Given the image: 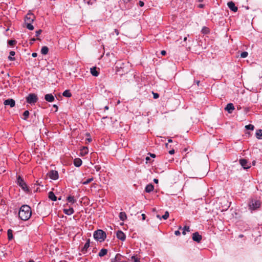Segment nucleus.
<instances>
[{
    "mask_svg": "<svg viewBox=\"0 0 262 262\" xmlns=\"http://www.w3.org/2000/svg\"><path fill=\"white\" fill-rule=\"evenodd\" d=\"M53 106L54 108H55V112H57V110H58V106H57V105H56V104H54Z\"/></svg>",
    "mask_w": 262,
    "mask_h": 262,
    "instance_id": "a18cd8bd",
    "label": "nucleus"
},
{
    "mask_svg": "<svg viewBox=\"0 0 262 262\" xmlns=\"http://www.w3.org/2000/svg\"><path fill=\"white\" fill-rule=\"evenodd\" d=\"M16 183L24 191L26 192L29 191L28 187L26 182L24 181V179L21 177V176H18L17 177Z\"/></svg>",
    "mask_w": 262,
    "mask_h": 262,
    "instance_id": "20e7f679",
    "label": "nucleus"
},
{
    "mask_svg": "<svg viewBox=\"0 0 262 262\" xmlns=\"http://www.w3.org/2000/svg\"><path fill=\"white\" fill-rule=\"evenodd\" d=\"M154 187L151 184L147 185L145 187V191L149 193L154 190Z\"/></svg>",
    "mask_w": 262,
    "mask_h": 262,
    "instance_id": "6ab92c4d",
    "label": "nucleus"
},
{
    "mask_svg": "<svg viewBox=\"0 0 262 262\" xmlns=\"http://www.w3.org/2000/svg\"><path fill=\"white\" fill-rule=\"evenodd\" d=\"M15 55V52L14 51H10V55L8 57L9 60L11 61H14L15 60V58L13 57L12 56Z\"/></svg>",
    "mask_w": 262,
    "mask_h": 262,
    "instance_id": "bb28decb",
    "label": "nucleus"
},
{
    "mask_svg": "<svg viewBox=\"0 0 262 262\" xmlns=\"http://www.w3.org/2000/svg\"><path fill=\"white\" fill-rule=\"evenodd\" d=\"M114 31L117 35L119 34V32L117 29H115Z\"/></svg>",
    "mask_w": 262,
    "mask_h": 262,
    "instance_id": "09e8293b",
    "label": "nucleus"
},
{
    "mask_svg": "<svg viewBox=\"0 0 262 262\" xmlns=\"http://www.w3.org/2000/svg\"><path fill=\"white\" fill-rule=\"evenodd\" d=\"M50 178L53 180H57L58 178V173L56 170H51L48 173Z\"/></svg>",
    "mask_w": 262,
    "mask_h": 262,
    "instance_id": "0eeeda50",
    "label": "nucleus"
},
{
    "mask_svg": "<svg viewBox=\"0 0 262 262\" xmlns=\"http://www.w3.org/2000/svg\"><path fill=\"white\" fill-rule=\"evenodd\" d=\"M227 6L231 11L233 12H236L237 11V7L235 6L234 2L232 1L228 2Z\"/></svg>",
    "mask_w": 262,
    "mask_h": 262,
    "instance_id": "f8f14e48",
    "label": "nucleus"
},
{
    "mask_svg": "<svg viewBox=\"0 0 262 262\" xmlns=\"http://www.w3.org/2000/svg\"><path fill=\"white\" fill-rule=\"evenodd\" d=\"M91 73L93 76H98L99 75V72L97 70V68L96 67H93L91 68Z\"/></svg>",
    "mask_w": 262,
    "mask_h": 262,
    "instance_id": "a211bd4d",
    "label": "nucleus"
},
{
    "mask_svg": "<svg viewBox=\"0 0 262 262\" xmlns=\"http://www.w3.org/2000/svg\"><path fill=\"white\" fill-rule=\"evenodd\" d=\"M169 153L170 155L173 154L174 153V149H172V150H169Z\"/></svg>",
    "mask_w": 262,
    "mask_h": 262,
    "instance_id": "c03bdc74",
    "label": "nucleus"
},
{
    "mask_svg": "<svg viewBox=\"0 0 262 262\" xmlns=\"http://www.w3.org/2000/svg\"><path fill=\"white\" fill-rule=\"evenodd\" d=\"M125 3H127L129 1V0H123Z\"/></svg>",
    "mask_w": 262,
    "mask_h": 262,
    "instance_id": "e2e57ef3",
    "label": "nucleus"
},
{
    "mask_svg": "<svg viewBox=\"0 0 262 262\" xmlns=\"http://www.w3.org/2000/svg\"><path fill=\"white\" fill-rule=\"evenodd\" d=\"M245 127L247 129L253 130L254 126V125H253L252 124H249V125H246Z\"/></svg>",
    "mask_w": 262,
    "mask_h": 262,
    "instance_id": "72a5a7b5",
    "label": "nucleus"
},
{
    "mask_svg": "<svg viewBox=\"0 0 262 262\" xmlns=\"http://www.w3.org/2000/svg\"><path fill=\"white\" fill-rule=\"evenodd\" d=\"M48 196L50 199L53 201H55L57 200V197L52 191H50L48 194Z\"/></svg>",
    "mask_w": 262,
    "mask_h": 262,
    "instance_id": "aec40b11",
    "label": "nucleus"
},
{
    "mask_svg": "<svg viewBox=\"0 0 262 262\" xmlns=\"http://www.w3.org/2000/svg\"><path fill=\"white\" fill-rule=\"evenodd\" d=\"M192 238L194 241L196 242L197 243H200L202 239V236L198 232H195L193 233Z\"/></svg>",
    "mask_w": 262,
    "mask_h": 262,
    "instance_id": "1a4fd4ad",
    "label": "nucleus"
},
{
    "mask_svg": "<svg viewBox=\"0 0 262 262\" xmlns=\"http://www.w3.org/2000/svg\"><path fill=\"white\" fill-rule=\"evenodd\" d=\"M260 206V202L257 200H252L249 204V206L250 209L255 210L259 208Z\"/></svg>",
    "mask_w": 262,
    "mask_h": 262,
    "instance_id": "39448f33",
    "label": "nucleus"
},
{
    "mask_svg": "<svg viewBox=\"0 0 262 262\" xmlns=\"http://www.w3.org/2000/svg\"><path fill=\"white\" fill-rule=\"evenodd\" d=\"M152 94H153L154 99H157L159 98V95L158 93H155L152 92Z\"/></svg>",
    "mask_w": 262,
    "mask_h": 262,
    "instance_id": "58836bf2",
    "label": "nucleus"
},
{
    "mask_svg": "<svg viewBox=\"0 0 262 262\" xmlns=\"http://www.w3.org/2000/svg\"><path fill=\"white\" fill-rule=\"evenodd\" d=\"M168 141L169 143H170V142H172V141L171 139H168Z\"/></svg>",
    "mask_w": 262,
    "mask_h": 262,
    "instance_id": "680f3d73",
    "label": "nucleus"
},
{
    "mask_svg": "<svg viewBox=\"0 0 262 262\" xmlns=\"http://www.w3.org/2000/svg\"><path fill=\"white\" fill-rule=\"evenodd\" d=\"M119 218L122 221H125L127 218L126 213L124 212H121L119 213Z\"/></svg>",
    "mask_w": 262,
    "mask_h": 262,
    "instance_id": "412c9836",
    "label": "nucleus"
},
{
    "mask_svg": "<svg viewBox=\"0 0 262 262\" xmlns=\"http://www.w3.org/2000/svg\"><path fill=\"white\" fill-rule=\"evenodd\" d=\"M139 6L140 7H143L144 6V2H142V1H140L139 3Z\"/></svg>",
    "mask_w": 262,
    "mask_h": 262,
    "instance_id": "79ce46f5",
    "label": "nucleus"
},
{
    "mask_svg": "<svg viewBox=\"0 0 262 262\" xmlns=\"http://www.w3.org/2000/svg\"><path fill=\"white\" fill-rule=\"evenodd\" d=\"M63 212L68 215L72 214L74 212V209L73 208H70L69 209H63Z\"/></svg>",
    "mask_w": 262,
    "mask_h": 262,
    "instance_id": "2eb2a0df",
    "label": "nucleus"
},
{
    "mask_svg": "<svg viewBox=\"0 0 262 262\" xmlns=\"http://www.w3.org/2000/svg\"><path fill=\"white\" fill-rule=\"evenodd\" d=\"M203 6H203V5H202V4H200V5H199V7L200 8H203Z\"/></svg>",
    "mask_w": 262,
    "mask_h": 262,
    "instance_id": "13d9d810",
    "label": "nucleus"
},
{
    "mask_svg": "<svg viewBox=\"0 0 262 262\" xmlns=\"http://www.w3.org/2000/svg\"><path fill=\"white\" fill-rule=\"evenodd\" d=\"M49 52V48L47 46H43L41 49V53L43 55H46Z\"/></svg>",
    "mask_w": 262,
    "mask_h": 262,
    "instance_id": "4be33fe9",
    "label": "nucleus"
},
{
    "mask_svg": "<svg viewBox=\"0 0 262 262\" xmlns=\"http://www.w3.org/2000/svg\"><path fill=\"white\" fill-rule=\"evenodd\" d=\"M41 32H42L41 30H38L36 31V36H39L40 34V33H41Z\"/></svg>",
    "mask_w": 262,
    "mask_h": 262,
    "instance_id": "ea45409f",
    "label": "nucleus"
},
{
    "mask_svg": "<svg viewBox=\"0 0 262 262\" xmlns=\"http://www.w3.org/2000/svg\"><path fill=\"white\" fill-rule=\"evenodd\" d=\"M13 237L12 230L11 229H9L8 230V238L9 241H11Z\"/></svg>",
    "mask_w": 262,
    "mask_h": 262,
    "instance_id": "a878e982",
    "label": "nucleus"
},
{
    "mask_svg": "<svg viewBox=\"0 0 262 262\" xmlns=\"http://www.w3.org/2000/svg\"><path fill=\"white\" fill-rule=\"evenodd\" d=\"M141 216H142V220H145V217H146L145 214H142L141 215Z\"/></svg>",
    "mask_w": 262,
    "mask_h": 262,
    "instance_id": "de8ad7c7",
    "label": "nucleus"
},
{
    "mask_svg": "<svg viewBox=\"0 0 262 262\" xmlns=\"http://www.w3.org/2000/svg\"><path fill=\"white\" fill-rule=\"evenodd\" d=\"M169 217V212L168 211H166L165 214L162 216V218L164 220H166Z\"/></svg>",
    "mask_w": 262,
    "mask_h": 262,
    "instance_id": "f704fd0d",
    "label": "nucleus"
},
{
    "mask_svg": "<svg viewBox=\"0 0 262 262\" xmlns=\"http://www.w3.org/2000/svg\"><path fill=\"white\" fill-rule=\"evenodd\" d=\"M45 99L48 102H53L54 100V97L52 94H48L45 95Z\"/></svg>",
    "mask_w": 262,
    "mask_h": 262,
    "instance_id": "4468645a",
    "label": "nucleus"
},
{
    "mask_svg": "<svg viewBox=\"0 0 262 262\" xmlns=\"http://www.w3.org/2000/svg\"><path fill=\"white\" fill-rule=\"evenodd\" d=\"M255 163H256L255 161H253L252 162V164H253V165H255Z\"/></svg>",
    "mask_w": 262,
    "mask_h": 262,
    "instance_id": "052dcab7",
    "label": "nucleus"
},
{
    "mask_svg": "<svg viewBox=\"0 0 262 262\" xmlns=\"http://www.w3.org/2000/svg\"><path fill=\"white\" fill-rule=\"evenodd\" d=\"M154 182L155 183H158V180L157 179H154Z\"/></svg>",
    "mask_w": 262,
    "mask_h": 262,
    "instance_id": "603ef678",
    "label": "nucleus"
},
{
    "mask_svg": "<svg viewBox=\"0 0 262 262\" xmlns=\"http://www.w3.org/2000/svg\"><path fill=\"white\" fill-rule=\"evenodd\" d=\"M132 259L134 260V262H140L139 259L135 256H132Z\"/></svg>",
    "mask_w": 262,
    "mask_h": 262,
    "instance_id": "4c0bfd02",
    "label": "nucleus"
},
{
    "mask_svg": "<svg viewBox=\"0 0 262 262\" xmlns=\"http://www.w3.org/2000/svg\"><path fill=\"white\" fill-rule=\"evenodd\" d=\"M168 144H167H167H166V147L167 148H168Z\"/></svg>",
    "mask_w": 262,
    "mask_h": 262,
    "instance_id": "774afa93",
    "label": "nucleus"
},
{
    "mask_svg": "<svg viewBox=\"0 0 262 262\" xmlns=\"http://www.w3.org/2000/svg\"><path fill=\"white\" fill-rule=\"evenodd\" d=\"M186 231H188V232L190 231V228H189V227L185 226H184L183 227L182 234L183 235H185L186 234Z\"/></svg>",
    "mask_w": 262,
    "mask_h": 262,
    "instance_id": "c756f323",
    "label": "nucleus"
},
{
    "mask_svg": "<svg viewBox=\"0 0 262 262\" xmlns=\"http://www.w3.org/2000/svg\"><path fill=\"white\" fill-rule=\"evenodd\" d=\"M29 115V112L28 111H25L23 113L24 117H23V119L25 120H27Z\"/></svg>",
    "mask_w": 262,
    "mask_h": 262,
    "instance_id": "c85d7f7f",
    "label": "nucleus"
},
{
    "mask_svg": "<svg viewBox=\"0 0 262 262\" xmlns=\"http://www.w3.org/2000/svg\"><path fill=\"white\" fill-rule=\"evenodd\" d=\"M117 260V256H116L115 258L111 259V262H116Z\"/></svg>",
    "mask_w": 262,
    "mask_h": 262,
    "instance_id": "37998d69",
    "label": "nucleus"
},
{
    "mask_svg": "<svg viewBox=\"0 0 262 262\" xmlns=\"http://www.w3.org/2000/svg\"><path fill=\"white\" fill-rule=\"evenodd\" d=\"M63 96L66 97H70L72 96V94L69 90H67L64 91L62 94Z\"/></svg>",
    "mask_w": 262,
    "mask_h": 262,
    "instance_id": "393cba45",
    "label": "nucleus"
},
{
    "mask_svg": "<svg viewBox=\"0 0 262 262\" xmlns=\"http://www.w3.org/2000/svg\"><path fill=\"white\" fill-rule=\"evenodd\" d=\"M35 19V15L31 13H28L25 18V23L26 27L30 30H33L34 27L32 25V23Z\"/></svg>",
    "mask_w": 262,
    "mask_h": 262,
    "instance_id": "f03ea898",
    "label": "nucleus"
},
{
    "mask_svg": "<svg viewBox=\"0 0 262 262\" xmlns=\"http://www.w3.org/2000/svg\"><path fill=\"white\" fill-rule=\"evenodd\" d=\"M156 216L157 218H158L160 220L162 219V216H161L159 214H157Z\"/></svg>",
    "mask_w": 262,
    "mask_h": 262,
    "instance_id": "5fc2aeb1",
    "label": "nucleus"
},
{
    "mask_svg": "<svg viewBox=\"0 0 262 262\" xmlns=\"http://www.w3.org/2000/svg\"><path fill=\"white\" fill-rule=\"evenodd\" d=\"M146 160L147 161L149 160V157H146Z\"/></svg>",
    "mask_w": 262,
    "mask_h": 262,
    "instance_id": "69168bd1",
    "label": "nucleus"
},
{
    "mask_svg": "<svg viewBox=\"0 0 262 262\" xmlns=\"http://www.w3.org/2000/svg\"><path fill=\"white\" fill-rule=\"evenodd\" d=\"M35 40H36V39H35V38H33L31 39L32 43L33 42L35 41Z\"/></svg>",
    "mask_w": 262,
    "mask_h": 262,
    "instance_id": "6e6d98bb",
    "label": "nucleus"
},
{
    "mask_svg": "<svg viewBox=\"0 0 262 262\" xmlns=\"http://www.w3.org/2000/svg\"><path fill=\"white\" fill-rule=\"evenodd\" d=\"M174 234H175L176 235L178 236V235H180L181 233H180V232L179 230H177V231H176L174 232Z\"/></svg>",
    "mask_w": 262,
    "mask_h": 262,
    "instance_id": "a19ab883",
    "label": "nucleus"
},
{
    "mask_svg": "<svg viewBox=\"0 0 262 262\" xmlns=\"http://www.w3.org/2000/svg\"><path fill=\"white\" fill-rule=\"evenodd\" d=\"M90 247V239H88L86 243L84 244V247L82 249L81 251L85 253L86 251L89 247Z\"/></svg>",
    "mask_w": 262,
    "mask_h": 262,
    "instance_id": "dca6fc26",
    "label": "nucleus"
},
{
    "mask_svg": "<svg viewBox=\"0 0 262 262\" xmlns=\"http://www.w3.org/2000/svg\"><path fill=\"white\" fill-rule=\"evenodd\" d=\"M104 108H105V110H108V106H105L104 107Z\"/></svg>",
    "mask_w": 262,
    "mask_h": 262,
    "instance_id": "bf43d9fd",
    "label": "nucleus"
},
{
    "mask_svg": "<svg viewBox=\"0 0 262 262\" xmlns=\"http://www.w3.org/2000/svg\"><path fill=\"white\" fill-rule=\"evenodd\" d=\"M186 40H187V37H184V41H185Z\"/></svg>",
    "mask_w": 262,
    "mask_h": 262,
    "instance_id": "0e129e2a",
    "label": "nucleus"
},
{
    "mask_svg": "<svg viewBox=\"0 0 262 262\" xmlns=\"http://www.w3.org/2000/svg\"><path fill=\"white\" fill-rule=\"evenodd\" d=\"M27 102L30 104H34L37 101V97L35 94H30L27 97Z\"/></svg>",
    "mask_w": 262,
    "mask_h": 262,
    "instance_id": "423d86ee",
    "label": "nucleus"
},
{
    "mask_svg": "<svg viewBox=\"0 0 262 262\" xmlns=\"http://www.w3.org/2000/svg\"><path fill=\"white\" fill-rule=\"evenodd\" d=\"M29 262H34V260H30L29 261Z\"/></svg>",
    "mask_w": 262,
    "mask_h": 262,
    "instance_id": "338daca9",
    "label": "nucleus"
},
{
    "mask_svg": "<svg viewBox=\"0 0 262 262\" xmlns=\"http://www.w3.org/2000/svg\"><path fill=\"white\" fill-rule=\"evenodd\" d=\"M225 110L227 111L229 113H231L232 111L234 110V106L233 104L231 103H228L226 107Z\"/></svg>",
    "mask_w": 262,
    "mask_h": 262,
    "instance_id": "ddd939ff",
    "label": "nucleus"
},
{
    "mask_svg": "<svg viewBox=\"0 0 262 262\" xmlns=\"http://www.w3.org/2000/svg\"><path fill=\"white\" fill-rule=\"evenodd\" d=\"M248 53L247 52H243L241 54V57L242 58H246L247 57Z\"/></svg>",
    "mask_w": 262,
    "mask_h": 262,
    "instance_id": "c9c22d12",
    "label": "nucleus"
},
{
    "mask_svg": "<svg viewBox=\"0 0 262 262\" xmlns=\"http://www.w3.org/2000/svg\"><path fill=\"white\" fill-rule=\"evenodd\" d=\"M93 180V178H89V179H87L86 181H85L83 182L82 183V184H83V185H87V184H88L89 183H90L91 182H92Z\"/></svg>",
    "mask_w": 262,
    "mask_h": 262,
    "instance_id": "2f4dec72",
    "label": "nucleus"
},
{
    "mask_svg": "<svg viewBox=\"0 0 262 262\" xmlns=\"http://www.w3.org/2000/svg\"><path fill=\"white\" fill-rule=\"evenodd\" d=\"M4 104L5 105H10L11 107H13L15 106V102L13 99H8L4 101Z\"/></svg>",
    "mask_w": 262,
    "mask_h": 262,
    "instance_id": "9d476101",
    "label": "nucleus"
},
{
    "mask_svg": "<svg viewBox=\"0 0 262 262\" xmlns=\"http://www.w3.org/2000/svg\"><path fill=\"white\" fill-rule=\"evenodd\" d=\"M256 137L258 139H262V130L258 129L256 133Z\"/></svg>",
    "mask_w": 262,
    "mask_h": 262,
    "instance_id": "b1692460",
    "label": "nucleus"
},
{
    "mask_svg": "<svg viewBox=\"0 0 262 262\" xmlns=\"http://www.w3.org/2000/svg\"><path fill=\"white\" fill-rule=\"evenodd\" d=\"M166 52L165 51L163 50L161 51V54L163 55H165L166 54Z\"/></svg>",
    "mask_w": 262,
    "mask_h": 262,
    "instance_id": "8fccbe9b",
    "label": "nucleus"
},
{
    "mask_svg": "<svg viewBox=\"0 0 262 262\" xmlns=\"http://www.w3.org/2000/svg\"><path fill=\"white\" fill-rule=\"evenodd\" d=\"M239 163L244 169H248L251 167L250 164L248 163L247 160L245 159H240Z\"/></svg>",
    "mask_w": 262,
    "mask_h": 262,
    "instance_id": "6e6552de",
    "label": "nucleus"
},
{
    "mask_svg": "<svg viewBox=\"0 0 262 262\" xmlns=\"http://www.w3.org/2000/svg\"><path fill=\"white\" fill-rule=\"evenodd\" d=\"M8 43L10 46H13L16 43V41L14 40H10L8 41Z\"/></svg>",
    "mask_w": 262,
    "mask_h": 262,
    "instance_id": "e433bc0d",
    "label": "nucleus"
},
{
    "mask_svg": "<svg viewBox=\"0 0 262 262\" xmlns=\"http://www.w3.org/2000/svg\"><path fill=\"white\" fill-rule=\"evenodd\" d=\"M107 250L106 249H102L99 252L98 255L100 257H102L105 255L107 254Z\"/></svg>",
    "mask_w": 262,
    "mask_h": 262,
    "instance_id": "5701e85b",
    "label": "nucleus"
},
{
    "mask_svg": "<svg viewBox=\"0 0 262 262\" xmlns=\"http://www.w3.org/2000/svg\"><path fill=\"white\" fill-rule=\"evenodd\" d=\"M88 152V148L86 147H83V149L81 150V154L83 155H85Z\"/></svg>",
    "mask_w": 262,
    "mask_h": 262,
    "instance_id": "7c9ffc66",
    "label": "nucleus"
},
{
    "mask_svg": "<svg viewBox=\"0 0 262 262\" xmlns=\"http://www.w3.org/2000/svg\"><path fill=\"white\" fill-rule=\"evenodd\" d=\"M74 164L76 167H79L82 164V160L79 158H76L74 160Z\"/></svg>",
    "mask_w": 262,
    "mask_h": 262,
    "instance_id": "f3484780",
    "label": "nucleus"
},
{
    "mask_svg": "<svg viewBox=\"0 0 262 262\" xmlns=\"http://www.w3.org/2000/svg\"><path fill=\"white\" fill-rule=\"evenodd\" d=\"M32 214L31 208L27 205H23L18 213L19 217L24 221H27L30 219Z\"/></svg>",
    "mask_w": 262,
    "mask_h": 262,
    "instance_id": "f257e3e1",
    "label": "nucleus"
},
{
    "mask_svg": "<svg viewBox=\"0 0 262 262\" xmlns=\"http://www.w3.org/2000/svg\"><path fill=\"white\" fill-rule=\"evenodd\" d=\"M209 31V30L208 28L207 27H204L202 29V32L203 33V34H207Z\"/></svg>",
    "mask_w": 262,
    "mask_h": 262,
    "instance_id": "473e14b6",
    "label": "nucleus"
},
{
    "mask_svg": "<svg viewBox=\"0 0 262 262\" xmlns=\"http://www.w3.org/2000/svg\"><path fill=\"white\" fill-rule=\"evenodd\" d=\"M195 82L196 83V84L199 85V83H200V81H195Z\"/></svg>",
    "mask_w": 262,
    "mask_h": 262,
    "instance_id": "4d7b16f0",
    "label": "nucleus"
},
{
    "mask_svg": "<svg viewBox=\"0 0 262 262\" xmlns=\"http://www.w3.org/2000/svg\"><path fill=\"white\" fill-rule=\"evenodd\" d=\"M150 156L152 158H155L156 157V155L154 154H150Z\"/></svg>",
    "mask_w": 262,
    "mask_h": 262,
    "instance_id": "864d4df0",
    "label": "nucleus"
},
{
    "mask_svg": "<svg viewBox=\"0 0 262 262\" xmlns=\"http://www.w3.org/2000/svg\"><path fill=\"white\" fill-rule=\"evenodd\" d=\"M86 141H88L89 143L91 142L92 141V139L89 138H88L86 139Z\"/></svg>",
    "mask_w": 262,
    "mask_h": 262,
    "instance_id": "3c124183",
    "label": "nucleus"
},
{
    "mask_svg": "<svg viewBox=\"0 0 262 262\" xmlns=\"http://www.w3.org/2000/svg\"><path fill=\"white\" fill-rule=\"evenodd\" d=\"M32 56L33 57H36L37 56V54L36 53H33Z\"/></svg>",
    "mask_w": 262,
    "mask_h": 262,
    "instance_id": "49530a36",
    "label": "nucleus"
},
{
    "mask_svg": "<svg viewBox=\"0 0 262 262\" xmlns=\"http://www.w3.org/2000/svg\"><path fill=\"white\" fill-rule=\"evenodd\" d=\"M67 200L69 203H71L72 204H73L76 202V200L74 199V196H68L67 198Z\"/></svg>",
    "mask_w": 262,
    "mask_h": 262,
    "instance_id": "cd10ccee",
    "label": "nucleus"
},
{
    "mask_svg": "<svg viewBox=\"0 0 262 262\" xmlns=\"http://www.w3.org/2000/svg\"><path fill=\"white\" fill-rule=\"evenodd\" d=\"M117 237L121 240L122 241H125L126 238V236L125 234L121 230H119L117 231L116 233Z\"/></svg>",
    "mask_w": 262,
    "mask_h": 262,
    "instance_id": "9b49d317",
    "label": "nucleus"
},
{
    "mask_svg": "<svg viewBox=\"0 0 262 262\" xmlns=\"http://www.w3.org/2000/svg\"><path fill=\"white\" fill-rule=\"evenodd\" d=\"M93 236L96 241L102 242L106 237V234L102 230H97L94 232Z\"/></svg>",
    "mask_w": 262,
    "mask_h": 262,
    "instance_id": "7ed1b4c3",
    "label": "nucleus"
}]
</instances>
